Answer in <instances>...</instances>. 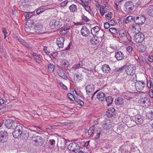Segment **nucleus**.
I'll use <instances>...</instances> for the list:
<instances>
[{
  "label": "nucleus",
  "mask_w": 153,
  "mask_h": 153,
  "mask_svg": "<svg viewBox=\"0 0 153 153\" xmlns=\"http://www.w3.org/2000/svg\"><path fill=\"white\" fill-rule=\"evenodd\" d=\"M109 30L112 34L115 35L117 34L119 32L118 30L114 27H112L109 28Z\"/></svg>",
  "instance_id": "obj_34"
},
{
  "label": "nucleus",
  "mask_w": 153,
  "mask_h": 153,
  "mask_svg": "<svg viewBox=\"0 0 153 153\" xmlns=\"http://www.w3.org/2000/svg\"><path fill=\"white\" fill-rule=\"evenodd\" d=\"M49 141L50 142V144L52 145H54L55 144V141L54 140H50Z\"/></svg>",
  "instance_id": "obj_63"
},
{
  "label": "nucleus",
  "mask_w": 153,
  "mask_h": 153,
  "mask_svg": "<svg viewBox=\"0 0 153 153\" xmlns=\"http://www.w3.org/2000/svg\"><path fill=\"white\" fill-rule=\"evenodd\" d=\"M99 7H100L99 9V11L100 12V14L102 16H103L105 13V12L104 10V7L103 6L99 5Z\"/></svg>",
  "instance_id": "obj_38"
},
{
  "label": "nucleus",
  "mask_w": 153,
  "mask_h": 153,
  "mask_svg": "<svg viewBox=\"0 0 153 153\" xmlns=\"http://www.w3.org/2000/svg\"><path fill=\"white\" fill-rule=\"evenodd\" d=\"M126 8L125 11L126 12L129 13L131 12L134 8V5L132 1H127L125 4Z\"/></svg>",
  "instance_id": "obj_8"
},
{
  "label": "nucleus",
  "mask_w": 153,
  "mask_h": 153,
  "mask_svg": "<svg viewBox=\"0 0 153 153\" xmlns=\"http://www.w3.org/2000/svg\"><path fill=\"white\" fill-rule=\"evenodd\" d=\"M146 21L145 17L142 15H139L135 17L134 20V22L137 24L142 25Z\"/></svg>",
  "instance_id": "obj_9"
},
{
  "label": "nucleus",
  "mask_w": 153,
  "mask_h": 153,
  "mask_svg": "<svg viewBox=\"0 0 153 153\" xmlns=\"http://www.w3.org/2000/svg\"><path fill=\"white\" fill-rule=\"evenodd\" d=\"M134 38L135 42L137 43H141L144 40L145 37L143 33L138 32L134 35Z\"/></svg>",
  "instance_id": "obj_5"
},
{
  "label": "nucleus",
  "mask_w": 153,
  "mask_h": 153,
  "mask_svg": "<svg viewBox=\"0 0 153 153\" xmlns=\"http://www.w3.org/2000/svg\"><path fill=\"white\" fill-rule=\"evenodd\" d=\"M65 40V39L63 37H60L58 38L56 41V43L59 46V48H63L64 45V42Z\"/></svg>",
  "instance_id": "obj_16"
},
{
  "label": "nucleus",
  "mask_w": 153,
  "mask_h": 153,
  "mask_svg": "<svg viewBox=\"0 0 153 153\" xmlns=\"http://www.w3.org/2000/svg\"><path fill=\"white\" fill-rule=\"evenodd\" d=\"M15 127L13 132V135L15 138H17L21 137L22 133V128L20 125H16Z\"/></svg>",
  "instance_id": "obj_1"
},
{
  "label": "nucleus",
  "mask_w": 153,
  "mask_h": 153,
  "mask_svg": "<svg viewBox=\"0 0 153 153\" xmlns=\"http://www.w3.org/2000/svg\"><path fill=\"white\" fill-rule=\"evenodd\" d=\"M100 30V27L98 26H96L92 28L91 30V34L94 36H96L98 34V32Z\"/></svg>",
  "instance_id": "obj_19"
},
{
  "label": "nucleus",
  "mask_w": 153,
  "mask_h": 153,
  "mask_svg": "<svg viewBox=\"0 0 153 153\" xmlns=\"http://www.w3.org/2000/svg\"><path fill=\"white\" fill-rule=\"evenodd\" d=\"M141 25V24H137L135 23L134 24H133L132 25V28L133 29H135V32H136L137 31L138 32H139L141 30L140 26V25Z\"/></svg>",
  "instance_id": "obj_24"
},
{
  "label": "nucleus",
  "mask_w": 153,
  "mask_h": 153,
  "mask_svg": "<svg viewBox=\"0 0 153 153\" xmlns=\"http://www.w3.org/2000/svg\"><path fill=\"white\" fill-rule=\"evenodd\" d=\"M100 135V132L98 133L97 134L96 136H95L94 138V139L95 140H96L98 139V138L99 137Z\"/></svg>",
  "instance_id": "obj_60"
},
{
  "label": "nucleus",
  "mask_w": 153,
  "mask_h": 153,
  "mask_svg": "<svg viewBox=\"0 0 153 153\" xmlns=\"http://www.w3.org/2000/svg\"><path fill=\"white\" fill-rule=\"evenodd\" d=\"M81 17L82 21L84 22H88L90 21L88 18L86 16H85L84 15H82Z\"/></svg>",
  "instance_id": "obj_43"
},
{
  "label": "nucleus",
  "mask_w": 153,
  "mask_h": 153,
  "mask_svg": "<svg viewBox=\"0 0 153 153\" xmlns=\"http://www.w3.org/2000/svg\"><path fill=\"white\" fill-rule=\"evenodd\" d=\"M68 149L75 153L78 152L79 149V146L76 143L73 142L70 143L68 146Z\"/></svg>",
  "instance_id": "obj_4"
},
{
  "label": "nucleus",
  "mask_w": 153,
  "mask_h": 153,
  "mask_svg": "<svg viewBox=\"0 0 153 153\" xmlns=\"http://www.w3.org/2000/svg\"><path fill=\"white\" fill-rule=\"evenodd\" d=\"M68 2V0L65 1L61 3L60 6L61 7H63L66 5Z\"/></svg>",
  "instance_id": "obj_50"
},
{
  "label": "nucleus",
  "mask_w": 153,
  "mask_h": 153,
  "mask_svg": "<svg viewBox=\"0 0 153 153\" xmlns=\"http://www.w3.org/2000/svg\"><path fill=\"white\" fill-rule=\"evenodd\" d=\"M112 16V13L111 12H109L107 14L105 15V17L107 19L111 18Z\"/></svg>",
  "instance_id": "obj_52"
},
{
  "label": "nucleus",
  "mask_w": 153,
  "mask_h": 153,
  "mask_svg": "<svg viewBox=\"0 0 153 153\" xmlns=\"http://www.w3.org/2000/svg\"><path fill=\"white\" fill-rule=\"evenodd\" d=\"M115 56L116 59L118 61L122 60L124 58V54L120 51H118L115 52Z\"/></svg>",
  "instance_id": "obj_15"
},
{
  "label": "nucleus",
  "mask_w": 153,
  "mask_h": 153,
  "mask_svg": "<svg viewBox=\"0 0 153 153\" xmlns=\"http://www.w3.org/2000/svg\"><path fill=\"white\" fill-rule=\"evenodd\" d=\"M95 129L94 126H92L91 127L88 131V134L91 135L94 132V131Z\"/></svg>",
  "instance_id": "obj_39"
},
{
  "label": "nucleus",
  "mask_w": 153,
  "mask_h": 153,
  "mask_svg": "<svg viewBox=\"0 0 153 153\" xmlns=\"http://www.w3.org/2000/svg\"><path fill=\"white\" fill-rule=\"evenodd\" d=\"M115 102L116 104L122 105L123 103V99L121 97H118L115 100Z\"/></svg>",
  "instance_id": "obj_30"
},
{
  "label": "nucleus",
  "mask_w": 153,
  "mask_h": 153,
  "mask_svg": "<svg viewBox=\"0 0 153 153\" xmlns=\"http://www.w3.org/2000/svg\"><path fill=\"white\" fill-rule=\"evenodd\" d=\"M110 25H113L115 23V21L113 20H111L109 21Z\"/></svg>",
  "instance_id": "obj_64"
},
{
  "label": "nucleus",
  "mask_w": 153,
  "mask_h": 153,
  "mask_svg": "<svg viewBox=\"0 0 153 153\" xmlns=\"http://www.w3.org/2000/svg\"><path fill=\"white\" fill-rule=\"evenodd\" d=\"M145 117L140 114L137 115L134 117V120L137 124H141L143 123Z\"/></svg>",
  "instance_id": "obj_12"
},
{
  "label": "nucleus",
  "mask_w": 153,
  "mask_h": 153,
  "mask_svg": "<svg viewBox=\"0 0 153 153\" xmlns=\"http://www.w3.org/2000/svg\"><path fill=\"white\" fill-rule=\"evenodd\" d=\"M149 82L148 81L147 82V86H148V88H151V84L152 85V86H153V85L152 84V80H149Z\"/></svg>",
  "instance_id": "obj_53"
},
{
  "label": "nucleus",
  "mask_w": 153,
  "mask_h": 153,
  "mask_svg": "<svg viewBox=\"0 0 153 153\" xmlns=\"http://www.w3.org/2000/svg\"><path fill=\"white\" fill-rule=\"evenodd\" d=\"M58 75L62 77L63 79L67 80V77L66 75L65 74V73L62 70H60L59 72L58 73Z\"/></svg>",
  "instance_id": "obj_29"
},
{
  "label": "nucleus",
  "mask_w": 153,
  "mask_h": 153,
  "mask_svg": "<svg viewBox=\"0 0 153 153\" xmlns=\"http://www.w3.org/2000/svg\"><path fill=\"white\" fill-rule=\"evenodd\" d=\"M48 68L50 72L52 73L54 70L55 66L53 64L49 63L48 65Z\"/></svg>",
  "instance_id": "obj_28"
},
{
  "label": "nucleus",
  "mask_w": 153,
  "mask_h": 153,
  "mask_svg": "<svg viewBox=\"0 0 153 153\" xmlns=\"http://www.w3.org/2000/svg\"><path fill=\"white\" fill-rule=\"evenodd\" d=\"M75 102L77 103V104H78L80 105V106H82L84 105L83 102L78 99L77 98H76V100H75Z\"/></svg>",
  "instance_id": "obj_40"
},
{
  "label": "nucleus",
  "mask_w": 153,
  "mask_h": 153,
  "mask_svg": "<svg viewBox=\"0 0 153 153\" xmlns=\"http://www.w3.org/2000/svg\"><path fill=\"white\" fill-rule=\"evenodd\" d=\"M80 1L82 2L83 3L82 4H84V3H86L88 4V3L91 1V0H80Z\"/></svg>",
  "instance_id": "obj_56"
},
{
  "label": "nucleus",
  "mask_w": 153,
  "mask_h": 153,
  "mask_svg": "<svg viewBox=\"0 0 153 153\" xmlns=\"http://www.w3.org/2000/svg\"><path fill=\"white\" fill-rule=\"evenodd\" d=\"M83 7H85V10L90 13V11H91V9L90 7L88 5V4L86 3H84V4H82Z\"/></svg>",
  "instance_id": "obj_42"
},
{
  "label": "nucleus",
  "mask_w": 153,
  "mask_h": 153,
  "mask_svg": "<svg viewBox=\"0 0 153 153\" xmlns=\"http://www.w3.org/2000/svg\"><path fill=\"white\" fill-rule=\"evenodd\" d=\"M94 86L93 84L88 85L85 87L87 94L88 95H91L93 94L91 98L92 100V98L94 97V96L98 91V90H97L94 92Z\"/></svg>",
  "instance_id": "obj_3"
},
{
  "label": "nucleus",
  "mask_w": 153,
  "mask_h": 153,
  "mask_svg": "<svg viewBox=\"0 0 153 153\" xmlns=\"http://www.w3.org/2000/svg\"><path fill=\"white\" fill-rule=\"evenodd\" d=\"M12 107V105L10 104H9L5 106L2 107L0 108L1 109V111L7 112L8 111V110L10 109Z\"/></svg>",
  "instance_id": "obj_25"
},
{
  "label": "nucleus",
  "mask_w": 153,
  "mask_h": 153,
  "mask_svg": "<svg viewBox=\"0 0 153 153\" xmlns=\"http://www.w3.org/2000/svg\"><path fill=\"white\" fill-rule=\"evenodd\" d=\"M102 69L104 73H108L111 71V69L109 66L106 64H104L102 66Z\"/></svg>",
  "instance_id": "obj_20"
},
{
  "label": "nucleus",
  "mask_w": 153,
  "mask_h": 153,
  "mask_svg": "<svg viewBox=\"0 0 153 153\" xmlns=\"http://www.w3.org/2000/svg\"><path fill=\"white\" fill-rule=\"evenodd\" d=\"M26 14H25V19H29L32 15V13H26Z\"/></svg>",
  "instance_id": "obj_48"
},
{
  "label": "nucleus",
  "mask_w": 153,
  "mask_h": 153,
  "mask_svg": "<svg viewBox=\"0 0 153 153\" xmlns=\"http://www.w3.org/2000/svg\"><path fill=\"white\" fill-rule=\"evenodd\" d=\"M45 53L47 54H48L50 53V52L48 51L47 49V47L46 46H44L43 49Z\"/></svg>",
  "instance_id": "obj_55"
},
{
  "label": "nucleus",
  "mask_w": 153,
  "mask_h": 153,
  "mask_svg": "<svg viewBox=\"0 0 153 153\" xmlns=\"http://www.w3.org/2000/svg\"><path fill=\"white\" fill-rule=\"evenodd\" d=\"M146 118L151 120H153V112L151 111L146 113Z\"/></svg>",
  "instance_id": "obj_27"
},
{
  "label": "nucleus",
  "mask_w": 153,
  "mask_h": 153,
  "mask_svg": "<svg viewBox=\"0 0 153 153\" xmlns=\"http://www.w3.org/2000/svg\"><path fill=\"white\" fill-rule=\"evenodd\" d=\"M135 19V17H133L132 16H129L127 17L125 20V23L126 24L130 22L134 21Z\"/></svg>",
  "instance_id": "obj_32"
},
{
  "label": "nucleus",
  "mask_w": 153,
  "mask_h": 153,
  "mask_svg": "<svg viewBox=\"0 0 153 153\" xmlns=\"http://www.w3.org/2000/svg\"><path fill=\"white\" fill-rule=\"evenodd\" d=\"M42 26L39 24H37L34 27L35 32L36 33H39L40 31L42 29Z\"/></svg>",
  "instance_id": "obj_26"
},
{
  "label": "nucleus",
  "mask_w": 153,
  "mask_h": 153,
  "mask_svg": "<svg viewBox=\"0 0 153 153\" xmlns=\"http://www.w3.org/2000/svg\"><path fill=\"white\" fill-rule=\"evenodd\" d=\"M106 97V95L102 92H99L97 94V98L101 101H103Z\"/></svg>",
  "instance_id": "obj_18"
},
{
  "label": "nucleus",
  "mask_w": 153,
  "mask_h": 153,
  "mask_svg": "<svg viewBox=\"0 0 153 153\" xmlns=\"http://www.w3.org/2000/svg\"><path fill=\"white\" fill-rule=\"evenodd\" d=\"M130 77L129 79V80L134 82L135 83V82L137 81V75L135 73H134L130 76Z\"/></svg>",
  "instance_id": "obj_33"
},
{
  "label": "nucleus",
  "mask_w": 153,
  "mask_h": 153,
  "mask_svg": "<svg viewBox=\"0 0 153 153\" xmlns=\"http://www.w3.org/2000/svg\"><path fill=\"white\" fill-rule=\"evenodd\" d=\"M126 36L128 40L131 41V37L130 36L129 33H127L126 34Z\"/></svg>",
  "instance_id": "obj_62"
},
{
  "label": "nucleus",
  "mask_w": 153,
  "mask_h": 153,
  "mask_svg": "<svg viewBox=\"0 0 153 153\" xmlns=\"http://www.w3.org/2000/svg\"><path fill=\"white\" fill-rule=\"evenodd\" d=\"M105 101L107 102V105L109 106L112 104L113 101V98L111 97H108L106 98Z\"/></svg>",
  "instance_id": "obj_35"
},
{
  "label": "nucleus",
  "mask_w": 153,
  "mask_h": 153,
  "mask_svg": "<svg viewBox=\"0 0 153 153\" xmlns=\"http://www.w3.org/2000/svg\"><path fill=\"white\" fill-rule=\"evenodd\" d=\"M89 142L90 141H88L86 142H83L84 146L86 147L88 146L89 145Z\"/></svg>",
  "instance_id": "obj_61"
},
{
  "label": "nucleus",
  "mask_w": 153,
  "mask_h": 153,
  "mask_svg": "<svg viewBox=\"0 0 153 153\" xmlns=\"http://www.w3.org/2000/svg\"><path fill=\"white\" fill-rule=\"evenodd\" d=\"M68 29H62L60 31L59 33L61 35H64L67 33L68 31Z\"/></svg>",
  "instance_id": "obj_45"
},
{
  "label": "nucleus",
  "mask_w": 153,
  "mask_h": 153,
  "mask_svg": "<svg viewBox=\"0 0 153 153\" xmlns=\"http://www.w3.org/2000/svg\"><path fill=\"white\" fill-rule=\"evenodd\" d=\"M4 125L6 128L10 129L15 127L16 124L13 120L8 119L5 121Z\"/></svg>",
  "instance_id": "obj_11"
},
{
  "label": "nucleus",
  "mask_w": 153,
  "mask_h": 153,
  "mask_svg": "<svg viewBox=\"0 0 153 153\" xmlns=\"http://www.w3.org/2000/svg\"><path fill=\"white\" fill-rule=\"evenodd\" d=\"M69 8L71 12H76L77 11L76 6L75 4L71 5L69 6Z\"/></svg>",
  "instance_id": "obj_31"
},
{
  "label": "nucleus",
  "mask_w": 153,
  "mask_h": 153,
  "mask_svg": "<svg viewBox=\"0 0 153 153\" xmlns=\"http://www.w3.org/2000/svg\"><path fill=\"white\" fill-rule=\"evenodd\" d=\"M147 13L149 16L153 17V5L150 6L147 9Z\"/></svg>",
  "instance_id": "obj_23"
},
{
  "label": "nucleus",
  "mask_w": 153,
  "mask_h": 153,
  "mask_svg": "<svg viewBox=\"0 0 153 153\" xmlns=\"http://www.w3.org/2000/svg\"><path fill=\"white\" fill-rule=\"evenodd\" d=\"M90 32L88 28L85 26H83L81 30V34L84 36H87Z\"/></svg>",
  "instance_id": "obj_14"
},
{
  "label": "nucleus",
  "mask_w": 153,
  "mask_h": 153,
  "mask_svg": "<svg viewBox=\"0 0 153 153\" xmlns=\"http://www.w3.org/2000/svg\"><path fill=\"white\" fill-rule=\"evenodd\" d=\"M100 42L99 38H98L96 36H94L90 40L91 43L94 45H96L98 44Z\"/></svg>",
  "instance_id": "obj_21"
},
{
  "label": "nucleus",
  "mask_w": 153,
  "mask_h": 153,
  "mask_svg": "<svg viewBox=\"0 0 153 153\" xmlns=\"http://www.w3.org/2000/svg\"><path fill=\"white\" fill-rule=\"evenodd\" d=\"M31 139L32 143L35 146H41L44 143L43 139L40 136L33 135Z\"/></svg>",
  "instance_id": "obj_2"
},
{
  "label": "nucleus",
  "mask_w": 153,
  "mask_h": 153,
  "mask_svg": "<svg viewBox=\"0 0 153 153\" xmlns=\"http://www.w3.org/2000/svg\"><path fill=\"white\" fill-rule=\"evenodd\" d=\"M115 110L114 108H110L106 112V115L107 117H111L114 114Z\"/></svg>",
  "instance_id": "obj_17"
},
{
  "label": "nucleus",
  "mask_w": 153,
  "mask_h": 153,
  "mask_svg": "<svg viewBox=\"0 0 153 153\" xmlns=\"http://www.w3.org/2000/svg\"><path fill=\"white\" fill-rule=\"evenodd\" d=\"M148 59L150 62H153V56H149L148 57Z\"/></svg>",
  "instance_id": "obj_59"
},
{
  "label": "nucleus",
  "mask_w": 153,
  "mask_h": 153,
  "mask_svg": "<svg viewBox=\"0 0 153 153\" xmlns=\"http://www.w3.org/2000/svg\"><path fill=\"white\" fill-rule=\"evenodd\" d=\"M149 93L150 97L153 98V89L150 90Z\"/></svg>",
  "instance_id": "obj_57"
},
{
  "label": "nucleus",
  "mask_w": 153,
  "mask_h": 153,
  "mask_svg": "<svg viewBox=\"0 0 153 153\" xmlns=\"http://www.w3.org/2000/svg\"><path fill=\"white\" fill-rule=\"evenodd\" d=\"M126 73L128 75L131 76V74L135 73V69H134L133 65H129L127 66L125 70Z\"/></svg>",
  "instance_id": "obj_13"
},
{
  "label": "nucleus",
  "mask_w": 153,
  "mask_h": 153,
  "mask_svg": "<svg viewBox=\"0 0 153 153\" xmlns=\"http://www.w3.org/2000/svg\"><path fill=\"white\" fill-rule=\"evenodd\" d=\"M110 24L108 22H106L104 23V27L105 29H107L110 27Z\"/></svg>",
  "instance_id": "obj_54"
},
{
  "label": "nucleus",
  "mask_w": 153,
  "mask_h": 153,
  "mask_svg": "<svg viewBox=\"0 0 153 153\" xmlns=\"http://www.w3.org/2000/svg\"><path fill=\"white\" fill-rule=\"evenodd\" d=\"M135 88L139 92L141 91L144 88L145 84L143 81H139L135 82Z\"/></svg>",
  "instance_id": "obj_10"
},
{
  "label": "nucleus",
  "mask_w": 153,
  "mask_h": 153,
  "mask_svg": "<svg viewBox=\"0 0 153 153\" xmlns=\"http://www.w3.org/2000/svg\"><path fill=\"white\" fill-rule=\"evenodd\" d=\"M68 62L65 59L63 60L60 62L61 66H65L68 64Z\"/></svg>",
  "instance_id": "obj_47"
},
{
  "label": "nucleus",
  "mask_w": 153,
  "mask_h": 153,
  "mask_svg": "<svg viewBox=\"0 0 153 153\" xmlns=\"http://www.w3.org/2000/svg\"><path fill=\"white\" fill-rule=\"evenodd\" d=\"M36 62L39 63L41 62V57L38 54L36 55L35 58H34Z\"/></svg>",
  "instance_id": "obj_41"
},
{
  "label": "nucleus",
  "mask_w": 153,
  "mask_h": 153,
  "mask_svg": "<svg viewBox=\"0 0 153 153\" xmlns=\"http://www.w3.org/2000/svg\"><path fill=\"white\" fill-rule=\"evenodd\" d=\"M141 102H142V104L144 105L143 106L146 107H148L151 105V102L149 99L146 98H144L143 99H142Z\"/></svg>",
  "instance_id": "obj_22"
},
{
  "label": "nucleus",
  "mask_w": 153,
  "mask_h": 153,
  "mask_svg": "<svg viewBox=\"0 0 153 153\" xmlns=\"http://www.w3.org/2000/svg\"><path fill=\"white\" fill-rule=\"evenodd\" d=\"M81 67L80 64V63L76 64L74 65L73 66L72 68L75 70Z\"/></svg>",
  "instance_id": "obj_46"
},
{
  "label": "nucleus",
  "mask_w": 153,
  "mask_h": 153,
  "mask_svg": "<svg viewBox=\"0 0 153 153\" xmlns=\"http://www.w3.org/2000/svg\"><path fill=\"white\" fill-rule=\"evenodd\" d=\"M126 65H124L122 67L120 68H117L115 69V70L117 72H120L124 69V68L126 67Z\"/></svg>",
  "instance_id": "obj_49"
},
{
  "label": "nucleus",
  "mask_w": 153,
  "mask_h": 153,
  "mask_svg": "<svg viewBox=\"0 0 153 153\" xmlns=\"http://www.w3.org/2000/svg\"><path fill=\"white\" fill-rule=\"evenodd\" d=\"M22 137L25 139H27L29 137V133L27 131L22 132Z\"/></svg>",
  "instance_id": "obj_36"
},
{
  "label": "nucleus",
  "mask_w": 153,
  "mask_h": 153,
  "mask_svg": "<svg viewBox=\"0 0 153 153\" xmlns=\"http://www.w3.org/2000/svg\"><path fill=\"white\" fill-rule=\"evenodd\" d=\"M127 50L129 52H131L132 50V47L130 46H129L127 48Z\"/></svg>",
  "instance_id": "obj_58"
},
{
  "label": "nucleus",
  "mask_w": 153,
  "mask_h": 153,
  "mask_svg": "<svg viewBox=\"0 0 153 153\" xmlns=\"http://www.w3.org/2000/svg\"><path fill=\"white\" fill-rule=\"evenodd\" d=\"M62 24L59 21L56 20H53L49 23V25L52 29H57L60 28Z\"/></svg>",
  "instance_id": "obj_7"
},
{
  "label": "nucleus",
  "mask_w": 153,
  "mask_h": 153,
  "mask_svg": "<svg viewBox=\"0 0 153 153\" xmlns=\"http://www.w3.org/2000/svg\"><path fill=\"white\" fill-rule=\"evenodd\" d=\"M8 133L6 131H1L0 132V142L2 143L6 142L8 139Z\"/></svg>",
  "instance_id": "obj_6"
},
{
  "label": "nucleus",
  "mask_w": 153,
  "mask_h": 153,
  "mask_svg": "<svg viewBox=\"0 0 153 153\" xmlns=\"http://www.w3.org/2000/svg\"><path fill=\"white\" fill-rule=\"evenodd\" d=\"M126 33V32L125 30H122L119 33V36L120 37H123L125 36Z\"/></svg>",
  "instance_id": "obj_51"
},
{
  "label": "nucleus",
  "mask_w": 153,
  "mask_h": 153,
  "mask_svg": "<svg viewBox=\"0 0 153 153\" xmlns=\"http://www.w3.org/2000/svg\"><path fill=\"white\" fill-rule=\"evenodd\" d=\"M68 96L70 99L72 101H74L76 100V98H75L73 95L70 93L68 94Z\"/></svg>",
  "instance_id": "obj_44"
},
{
  "label": "nucleus",
  "mask_w": 153,
  "mask_h": 153,
  "mask_svg": "<svg viewBox=\"0 0 153 153\" xmlns=\"http://www.w3.org/2000/svg\"><path fill=\"white\" fill-rule=\"evenodd\" d=\"M45 10L44 8H39L36 10V13L37 14H39L43 12Z\"/></svg>",
  "instance_id": "obj_37"
}]
</instances>
